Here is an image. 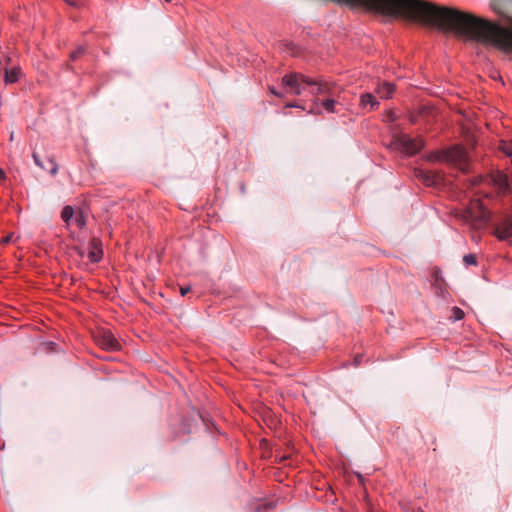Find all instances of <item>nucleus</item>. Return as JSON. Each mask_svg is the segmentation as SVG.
I'll return each instance as SVG.
<instances>
[{"instance_id": "obj_1", "label": "nucleus", "mask_w": 512, "mask_h": 512, "mask_svg": "<svg viewBox=\"0 0 512 512\" xmlns=\"http://www.w3.org/2000/svg\"><path fill=\"white\" fill-rule=\"evenodd\" d=\"M281 85L294 95H300L310 87L312 95H332V86L328 82L312 79L301 73H289L283 76Z\"/></svg>"}, {"instance_id": "obj_2", "label": "nucleus", "mask_w": 512, "mask_h": 512, "mask_svg": "<svg viewBox=\"0 0 512 512\" xmlns=\"http://www.w3.org/2000/svg\"><path fill=\"white\" fill-rule=\"evenodd\" d=\"M473 186L488 185L494 188L498 197H504L512 192L508 176L501 170H492L487 175H478L471 179Z\"/></svg>"}, {"instance_id": "obj_3", "label": "nucleus", "mask_w": 512, "mask_h": 512, "mask_svg": "<svg viewBox=\"0 0 512 512\" xmlns=\"http://www.w3.org/2000/svg\"><path fill=\"white\" fill-rule=\"evenodd\" d=\"M427 159L430 162H445L464 171L467 167V155L463 147L459 145L447 149L431 152Z\"/></svg>"}, {"instance_id": "obj_4", "label": "nucleus", "mask_w": 512, "mask_h": 512, "mask_svg": "<svg viewBox=\"0 0 512 512\" xmlns=\"http://www.w3.org/2000/svg\"><path fill=\"white\" fill-rule=\"evenodd\" d=\"M390 145L406 155H414L424 147V142L421 138H412L407 134L399 133L392 137Z\"/></svg>"}, {"instance_id": "obj_5", "label": "nucleus", "mask_w": 512, "mask_h": 512, "mask_svg": "<svg viewBox=\"0 0 512 512\" xmlns=\"http://www.w3.org/2000/svg\"><path fill=\"white\" fill-rule=\"evenodd\" d=\"M96 343L105 350L114 351L120 348V344L110 330H101L95 336Z\"/></svg>"}, {"instance_id": "obj_6", "label": "nucleus", "mask_w": 512, "mask_h": 512, "mask_svg": "<svg viewBox=\"0 0 512 512\" xmlns=\"http://www.w3.org/2000/svg\"><path fill=\"white\" fill-rule=\"evenodd\" d=\"M431 286L437 296L441 297L442 299L447 298L448 291L445 288V281L439 269H436L432 274Z\"/></svg>"}, {"instance_id": "obj_7", "label": "nucleus", "mask_w": 512, "mask_h": 512, "mask_svg": "<svg viewBox=\"0 0 512 512\" xmlns=\"http://www.w3.org/2000/svg\"><path fill=\"white\" fill-rule=\"evenodd\" d=\"M495 235L500 240H508L512 237V219L506 218L495 227Z\"/></svg>"}, {"instance_id": "obj_8", "label": "nucleus", "mask_w": 512, "mask_h": 512, "mask_svg": "<svg viewBox=\"0 0 512 512\" xmlns=\"http://www.w3.org/2000/svg\"><path fill=\"white\" fill-rule=\"evenodd\" d=\"M32 158L34 160V163L35 165H37L39 168H41L42 170H47V168L45 167L44 163L42 162V160L40 159V156L36 153V152H33L32 154ZM48 164L50 165V168L48 169L49 173L52 175V176H55L58 172V164L56 163V161L52 158H49L47 160Z\"/></svg>"}, {"instance_id": "obj_9", "label": "nucleus", "mask_w": 512, "mask_h": 512, "mask_svg": "<svg viewBox=\"0 0 512 512\" xmlns=\"http://www.w3.org/2000/svg\"><path fill=\"white\" fill-rule=\"evenodd\" d=\"M379 102L375 99V97L371 93H364L360 96V106L363 109H367L369 111L374 110L378 107Z\"/></svg>"}, {"instance_id": "obj_10", "label": "nucleus", "mask_w": 512, "mask_h": 512, "mask_svg": "<svg viewBox=\"0 0 512 512\" xmlns=\"http://www.w3.org/2000/svg\"><path fill=\"white\" fill-rule=\"evenodd\" d=\"M395 90V87L393 84L389 82H383L377 87L376 92L382 99H388L392 96L393 92Z\"/></svg>"}, {"instance_id": "obj_11", "label": "nucleus", "mask_w": 512, "mask_h": 512, "mask_svg": "<svg viewBox=\"0 0 512 512\" xmlns=\"http://www.w3.org/2000/svg\"><path fill=\"white\" fill-rule=\"evenodd\" d=\"M90 245L91 249L88 252V258L92 263H97L102 258V250L98 249L96 240H93Z\"/></svg>"}, {"instance_id": "obj_12", "label": "nucleus", "mask_w": 512, "mask_h": 512, "mask_svg": "<svg viewBox=\"0 0 512 512\" xmlns=\"http://www.w3.org/2000/svg\"><path fill=\"white\" fill-rule=\"evenodd\" d=\"M74 216V208L70 205H66L61 211L62 220L69 225L71 219Z\"/></svg>"}, {"instance_id": "obj_13", "label": "nucleus", "mask_w": 512, "mask_h": 512, "mask_svg": "<svg viewBox=\"0 0 512 512\" xmlns=\"http://www.w3.org/2000/svg\"><path fill=\"white\" fill-rule=\"evenodd\" d=\"M322 107L329 113L337 112L335 109L336 101L334 99L328 98L321 102Z\"/></svg>"}, {"instance_id": "obj_14", "label": "nucleus", "mask_w": 512, "mask_h": 512, "mask_svg": "<svg viewBox=\"0 0 512 512\" xmlns=\"http://www.w3.org/2000/svg\"><path fill=\"white\" fill-rule=\"evenodd\" d=\"M74 222L79 229H83L86 225V218L82 212L75 215Z\"/></svg>"}, {"instance_id": "obj_15", "label": "nucleus", "mask_w": 512, "mask_h": 512, "mask_svg": "<svg viewBox=\"0 0 512 512\" xmlns=\"http://www.w3.org/2000/svg\"><path fill=\"white\" fill-rule=\"evenodd\" d=\"M463 317H464V312L458 307H453L452 314H451L450 318L453 321H459V320L463 319Z\"/></svg>"}, {"instance_id": "obj_16", "label": "nucleus", "mask_w": 512, "mask_h": 512, "mask_svg": "<svg viewBox=\"0 0 512 512\" xmlns=\"http://www.w3.org/2000/svg\"><path fill=\"white\" fill-rule=\"evenodd\" d=\"M500 149L507 156H512V142H502L500 145Z\"/></svg>"}, {"instance_id": "obj_17", "label": "nucleus", "mask_w": 512, "mask_h": 512, "mask_svg": "<svg viewBox=\"0 0 512 512\" xmlns=\"http://www.w3.org/2000/svg\"><path fill=\"white\" fill-rule=\"evenodd\" d=\"M5 81L7 83H14L17 81V72L16 71H12V72H8L6 71L5 72Z\"/></svg>"}, {"instance_id": "obj_18", "label": "nucleus", "mask_w": 512, "mask_h": 512, "mask_svg": "<svg viewBox=\"0 0 512 512\" xmlns=\"http://www.w3.org/2000/svg\"><path fill=\"white\" fill-rule=\"evenodd\" d=\"M463 261L466 265H477V260L474 254H467L463 257Z\"/></svg>"}, {"instance_id": "obj_19", "label": "nucleus", "mask_w": 512, "mask_h": 512, "mask_svg": "<svg viewBox=\"0 0 512 512\" xmlns=\"http://www.w3.org/2000/svg\"><path fill=\"white\" fill-rule=\"evenodd\" d=\"M83 52H84V48L79 47L70 54V57L72 60H76L81 54H83Z\"/></svg>"}, {"instance_id": "obj_20", "label": "nucleus", "mask_w": 512, "mask_h": 512, "mask_svg": "<svg viewBox=\"0 0 512 512\" xmlns=\"http://www.w3.org/2000/svg\"><path fill=\"white\" fill-rule=\"evenodd\" d=\"M269 91L273 95L280 97V98H283L285 96L282 92H279L274 86H269Z\"/></svg>"}, {"instance_id": "obj_21", "label": "nucleus", "mask_w": 512, "mask_h": 512, "mask_svg": "<svg viewBox=\"0 0 512 512\" xmlns=\"http://www.w3.org/2000/svg\"><path fill=\"white\" fill-rule=\"evenodd\" d=\"M12 237H13V234H9L5 237H3L1 240H0V243L3 244V245H6V244H9L11 241H12Z\"/></svg>"}, {"instance_id": "obj_22", "label": "nucleus", "mask_w": 512, "mask_h": 512, "mask_svg": "<svg viewBox=\"0 0 512 512\" xmlns=\"http://www.w3.org/2000/svg\"><path fill=\"white\" fill-rule=\"evenodd\" d=\"M191 290V287L190 286H181L180 287V294L181 296H185L186 294H188Z\"/></svg>"}, {"instance_id": "obj_23", "label": "nucleus", "mask_w": 512, "mask_h": 512, "mask_svg": "<svg viewBox=\"0 0 512 512\" xmlns=\"http://www.w3.org/2000/svg\"><path fill=\"white\" fill-rule=\"evenodd\" d=\"M361 361H362V356L361 355H357L355 358H354V365L355 366H358L361 364Z\"/></svg>"}, {"instance_id": "obj_24", "label": "nucleus", "mask_w": 512, "mask_h": 512, "mask_svg": "<svg viewBox=\"0 0 512 512\" xmlns=\"http://www.w3.org/2000/svg\"><path fill=\"white\" fill-rule=\"evenodd\" d=\"M5 176H6V174H5L4 170L2 168H0V180L5 179Z\"/></svg>"}, {"instance_id": "obj_25", "label": "nucleus", "mask_w": 512, "mask_h": 512, "mask_svg": "<svg viewBox=\"0 0 512 512\" xmlns=\"http://www.w3.org/2000/svg\"><path fill=\"white\" fill-rule=\"evenodd\" d=\"M286 107H287V108H292V107H297V108H298V107H300V106H299V105H297V104H294V103H288V104L286 105Z\"/></svg>"}, {"instance_id": "obj_26", "label": "nucleus", "mask_w": 512, "mask_h": 512, "mask_svg": "<svg viewBox=\"0 0 512 512\" xmlns=\"http://www.w3.org/2000/svg\"><path fill=\"white\" fill-rule=\"evenodd\" d=\"M358 478H359L360 481H363L362 475H358Z\"/></svg>"}, {"instance_id": "obj_27", "label": "nucleus", "mask_w": 512, "mask_h": 512, "mask_svg": "<svg viewBox=\"0 0 512 512\" xmlns=\"http://www.w3.org/2000/svg\"><path fill=\"white\" fill-rule=\"evenodd\" d=\"M10 140H13V132L10 134Z\"/></svg>"}, {"instance_id": "obj_28", "label": "nucleus", "mask_w": 512, "mask_h": 512, "mask_svg": "<svg viewBox=\"0 0 512 512\" xmlns=\"http://www.w3.org/2000/svg\"><path fill=\"white\" fill-rule=\"evenodd\" d=\"M166 2H170L171 0H165Z\"/></svg>"}]
</instances>
